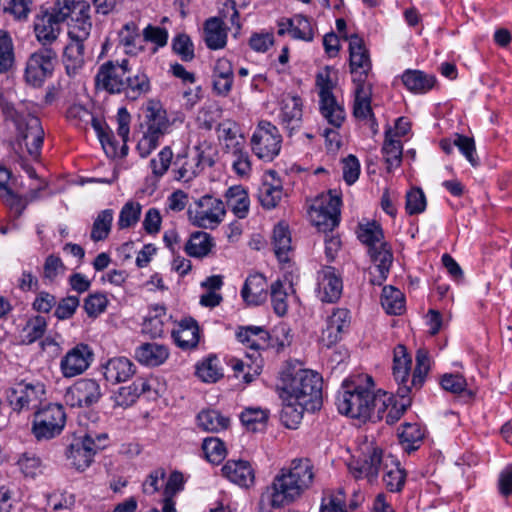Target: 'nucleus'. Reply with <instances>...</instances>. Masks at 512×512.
Returning a JSON list of instances; mask_svg holds the SVG:
<instances>
[{"instance_id":"nucleus-10","label":"nucleus","mask_w":512,"mask_h":512,"mask_svg":"<svg viewBox=\"0 0 512 512\" xmlns=\"http://www.w3.org/2000/svg\"><path fill=\"white\" fill-rule=\"evenodd\" d=\"M129 60L104 62L95 75V87L110 94H119L124 91V78L129 73Z\"/></svg>"},{"instance_id":"nucleus-27","label":"nucleus","mask_w":512,"mask_h":512,"mask_svg":"<svg viewBox=\"0 0 512 512\" xmlns=\"http://www.w3.org/2000/svg\"><path fill=\"white\" fill-rule=\"evenodd\" d=\"M167 346L156 342H146L139 345L134 352L135 359L147 367H158L169 357Z\"/></svg>"},{"instance_id":"nucleus-41","label":"nucleus","mask_w":512,"mask_h":512,"mask_svg":"<svg viewBox=\"0 0 512 512\" xmlns=\"http://www.w3.org/2000/svg\"><path fill=\"white\" fill-rule=\"evenodd\" d=\"M227 206L236 217L244 219L249 212L250 200L247 191L241 185L230 187L225 193Z\"/></svg>"},{"instance_id":"nucleus-35","label":"nucleus","mask_w":512,"mask_h":512,"mask_svg":"<svg viewBox=\"0 0 512 512\" xmlns=\"http://www.w3.org/2000/svg\"><path fill=\"white\" fill-rule=\"evenodd\" d=\"M382 456L383 453L381 449L373 448L368 455H365L362 461L351 464L349 466L350 470L355 478L367 477L369 480H372L378 476Z\"/></svg>"},{"instance_id":"nucleus-44","label":"nucleus","mask_w":512,"mask_h":512,"mask_svg":"<svg viewBox=\"0 0 512 512\" xmlns=\"http://www.w3.org/2000/svg\"><path fill=\"white\" fill-rule=\"evenodd\" d=\"M66 117L78 128H86L89 124L92 128H102L103 125L101 117L94 115L80 104L71 105L66 112Z\"/></svg>"},{"instance_id":"nucleus-1","label":"nucleus","mask_w":512,"mask_h":512,"mask_svg":"<svg viewBox=\"0 0 512 512\" xmlns=\"http://www.w3.org/2000/svg\"><path fill=\"white\" fill-rule=\"evenodd\" d=\"M375 391V383L368 374H357L346 378L336 396V406L340 414L356 419L361 423L381 421L385 402Z\"/></svg>"},{"instance_id":"nucleus-9","label":"nucleus","mask_w":512,"mask_h":512,"mask_svg":"<svg viewBox=\"0 0 512 512\" xmlns=\"http://www.w3.org/2000/svg\"><path fill=\"white\" fill-rule=\"evenodd\" d=\"M45 397V386L39 381L27 382L21 380L11 387L8 401L13 411L38 410Z\"/></svg>"},{"instance_id":"nucleus-39","label":"nucleus","mask_w":512,"mask_h":512,"mask_svg":"<svg viewBox=\"0 0 512 512\" xmlns=\"http://www.w3.org/2000/svg\"><path fill=\"white\" fill-rule=\"evenodd\" d=\"M64 49L63 63L69 76L76 75L84 66V42L69 39Z\"/></svg>"},{"instance_id":"nucleus-40","label":"nucleus","mask_w":512,"mask_h":512,"mask_svg":"<svg viewBox=\"0 0 512 512\" xmlns=\"http://www.w3.org/2000/svg\"><path fill=\"white\" fill-rule=\"evenodd\" d=\"M170 318L171 317L167 315L165 307L155 306L150 309L148 315L145 317L142 332L149 335L151 338L162 337L165 324Z\"/></svg>"},{"instance_id":"nucleus-16","label":"nucleus","mask_w":512,"mask_h":512,"mask_svg":"<svg viewBox=\"0 0 512 512\" xmlns=\"http://www.w3.org/2000/svg\"><path fill=\"white\" fill-rule=\"evenodd\" d=\"M199 210L195 212L193 224L201 228H214L224 218L226 214L225 206L222 200L205 195L197 202Z\"/></svg>"},{"instance_id":"nucleus-21","label":"nucleus","mask_w":512,"mask_h":512,"mask_svg":"<svg viewBox=\"0 0 512 512\" xmlns=\"http://www.w3.org/2000/svg\"><path fill=\"white\" fill-rule=\"evenodd\" d=\"M71 405L77 407H90L102 397L99 383L94 379H80L68 391Z\"/></svg>"},{"instance_id":"nucleus-59","label":"nucleus","mask_w":512,"mask_h":512,"mask_svg":"<svg viewBox=\"0 0 512 512\" xmlns=\"http://www.w3.org/2000/svg\"><path fill=\"white\" fill-rule=\"evenodd\" d=\"M202 449L207 460L214 464H219L226 456L225 444L217 437H208L204 439Z\"/></svg>"},{"instance_id":"nucleus-36","label":"nucleus","mask_w":512,"mask_h":512,"mask_svg":"<svg viewBox=\"0 0 512 512\" xmlns=\"http://www.w3.org/2000/svg\"><path fill=\"white\" fill-rule=\"evenodd\" d=\"M270 247L280 264L288 262V222L280 220L270 235Z\"/></svg>"},{"instance_id":"nucleus-19","label":"nucleus","mask_w":512,"mask_h":512,"mask_svg":"<svg viewBox=\"0 0 512 512\" xmlns=\"http://www.w3.org/2000/svg\"><path fill=\"white\" fill-rule=\"evenodd\" d=\"M283 183L275 170L264 173L262 182L258 187L257 198L265 209H274L283 196Z\"/></svg>"},{"instance_id":"nucleus-23","label":"nucleus","mask_w":512,"mask_h":512,"mask_svg":"<svg viewBox=\"0 0 512 512\" xmlns=\"http://www.w3.org/2000/svg\"><path fill=\"white\" fill-rule=\"evenodd\" d=\"M350 71L358 75L355 78H363L364 81L371 70V61L364 41L357 34L349 37Z\"/></svg>"},{"instance_id":"nucleus-38","label":"nucleus","mask_w":512,"mask_h":512,"mask_svg":"<svg viewBox=\"0 0 512 512\" xmlns=\"http://www.w3.org/2000/svg\"><path fill=\"white\" fill-rule=\"evenodd\" d=\"M143 113L147 128H165L166 126H175L177 125V121L182 123V120L176 117H174L173 120H170L159 101L149 100L143 108Z\"/></svg>"},{"instance_id":"nucleus-11","label":"nucleus","mask_w":512,"mask_h":512,"mask_svg":"<svg viewBox=\"0 0 512 512\" xmlns=\"http://www.w3.org/2000/svg\"><path fill=\"white\" fill-rule=\"evenodd\" d=\"M68 19L69 23L68 37L69 39L79 42H85L91 33L92 22L90 16V5L88 2L81 0H70Z\"/></svg>"},{"instance_id":"nucleus-61","label":"nucleus","mask_w":512,"mask_h":512,"mask_svg":"<svg viewBox=\"0 0 512 512\" xmlns=\"http://www.w3.org/2000/svg\"><path fill=\"white\" fill-rule=\"evenodd\" d=\"M270 296L274 312L278 316H284L288 310L287 293L280 279L271 284Z\"/></svg>"},{"instance_id":"nucleus-28","label":"nucleus","mask_w":512,"mask_h":512,"mask_svg":"<svg viewBox=\"0 0 512 512\" xmlns=\"http://www.w3.org/2000/svg\"><path fill=\"white\" fill-rule=\"evenodd\" d=\"M11 172L0 166V199L20 217L26 209L29 200L13 192L10 186Z\"/></svg>"},{"instance_id":"nucleus-30","label":"nucleus","mask_w":512,"mask_h":512,"mask_svg":"<svg viewBox=\"0 0 512 512\" xmlns=\"http://www.w3.org/2000/svg\"><path fill=\"white\" fill-rule=\"evenodd\" d=\"M172 337L178 347L188 350L195 348L200 339L198 323L192 317L182 319L178 328L172 330Z\"/></svg>"},{"instance_id":"nucleus-33","label":"nucleus","mask_w":512,"mask_h":512,"mask_svg":"<svg viewBox=\"0 0 512 512\" xmlns=\"http://www.w3.org/2000/svg\"><path fill=\"white\" fill-rule=\"evenodd\" d=\"M408 130H385V139L382 152L388 164V170L400 165L402 160L403 146L401 138L407 135Z\"/></svg>"},{"instance_id":"nucleus-17","label":"nucleus","mask_w":512,"mask_h":512,"mask_svg":"<svg viewBox=\"0 0 512 512\" xmlns=\"http://www.w3.org/2000/svg\"><path fill=\"white\" fill-rule=\"evenodd\" d=\"M93 352L87 344H77L61 359L60 369L64 377L71 378L87 370L93 360Z\"/></svg>"},{"instance_id":"nucleus-51","label":"nucleus","mask_w":512,"mask_h":512,"mask_svg":"<svg viewBox=\"0 0 512 512\" xmlns=\"http://www.w3.org/2000/svg\"><path fill=\"white\" fill-rule=\"evenodd\" d=\"M150 90L149 78L144 73H137L131 75V71L125 75L124 78V91L126 96L132 100H136L141 95Z\"/></svg>"},{"instance_id":"nucleus-5","label":"nucleus","mask_w":512,"mask_h":512,"mask_svg":"<svg viewBox=\"0 0 512 512\" xmlns=\"http://www.w3.org/2000/svg\"><path fill=\"white\" fill-rule=\"evenodd\" d=\"M66 423V413L60 404H47L34 413L32 433L38 441L58 436Z\"/></svg>"},{"instance_id":"nucleus-64","label":"nucleus","mask_w":512,"mask_h":512,"mask_svg":"<svg viewBox=\"0 0 512 512\" xmlns=\"http://www.w3.org/2000/svg\"><path fill=\"white\" fill-rule=\"evenodd\" d=\"M319 512H347L344 490L340 488L336 493L323 498Z\"/></svg>"},{"instance_id":"nucleus-13","label":"nucleus","mask_w":512,"mask_h":512,"mask_svg":"<svg viewBox=\"0 0 512 512\" xmlns=\"http://www.w3.org/2000/svg\"><path fill=\"white\" fill-rule=\"evenodd\" d=\"M99 446L90 435L74 438L67 446L65 455L70 465L78 471H84L93 462Z\"/></svg>"},{"instance_id":"nucleus-15","label":"nucleus","mask_w":512,"mask_h":512,"mask_svg":"<svg viewBox=\"0 0 512 512\" xmlns=\"http://www.w3.org/2000/svg\"><path fill=\"white\" fill-rule=\"evenodd\" d=\"M411 392L407 386L397 388L396 395L381 391L379 393V396H381L379 402H385V408H382L381 420H385L388 425H393L399 421L411 405Z\"/></svg>"},{"instance_id":"nucleus-8","label":"nucleus","mask_w":512,"mask_h":512,"mask_svg":"<svg viewBox=\"0 0 512 512\" xmlns=\"http://www.w3.org/2000/svg\"><path fill=\"white\" fill-rule=\"evenodd\" d=\"M316 86L319 89V105L322 116L330 125L340 128L345 119V112L332 93L334 85L330 78L329 67L316 75Z\"/></svg>"},{"instance_id":"nucleus-12","label":"nucleus","mask_w":512,"mask_h":512,"mask_svg":"<svg viewBox=\"0 0 512 512\" xmlns=\"http://www.w3.org/2000/svg\"><path fill=\"white\" fill-rule=\"evenodd\" d=\"M288 502V475L281 470L273 482L266 487L261 493L258 511L257 512H271V510L281 509Z\"/></svg>"},{"instance_id":"nucleus-22","label":"nucleus","mask_w":512,"mask_h":512,"mask_svg":"<svg viewBox=\"0 0 512 512\" xmlns=\"http://www.w3.org/2000/svg\"><path fill=\"white\" fill-rule=\"evenodd\" d=\"M236 337L239 342L252 351L246 354L249 360L262 362L259 351L268 345L269 334L267 331L259 326L239 327Z\"/></svg>"},{"instance_id":"nucleus-49","label":"nucleus","mask_w":512,"mask_h":512,"mask_svg":"<svg viewBox=\"0 0 512 512\" xmlns=\"http://www.w3.org/2000/svg\"><path fill=\"white\" fill-rule=\"evenodd\" d=\"M357 237L368 249L384 242L383 229L380 223L375 220L368 221L367 223H359Z\"/></svg>"},{"instance_id":"nucleus-47","label":"nucleus","mask_w":512,"mask_h":512,"mask_svg":"<svg viewBox=\"0 0 512 512\" xmlns=\"http://www.w3.org/2000/svg\"><path fill=\"white\" fill-rule=\"evenodd\" d=\"M47 330V321L43 316L36 315L29 318L20 332L22 344L30 345L41 339Z\"/></svg>"},{"instance_id":"nucleus-4","label":"nucleus","mask_w":512,"mask_h":512,"mask_svg":"<svg viewBox=\"0 0 512 512\" xmlns=\"http://www.w3.org/2000/svg\"><path fill=\"white\" fill-rule=\"evenodd\" d=\"M70 0H55L51 7L40 6L33 21V31L42 47H51L68 19Z\"/></svg>"},{"instance_id":"nucleus-46","label":"nucleus","mask_w":512,"mask_h":512,"mask_svg":"<svg viewBox=\"0 0 512 512\" xmlns=\"http://www.w3.org/2000/svg\"><path fill=\"white\" fill-rule=\"evenodd\" d=\"M381 305L387 314L400 315L405 309L404 294L393 286H384L381 294Z\"/></svg>"},{"instance_id":"nucleus-54","label":"nucleus","mask_w":512,"mask_h":512,"mask_svg":"<svg viewBox=\"0 0 512 512\" xmlns=\"http://www.w3.org/2000/svg\"><path fill=\"white\" fill-rule=\"evenodd\" d=\"M239 418L248 431L256 432L265 426L268 420V412L260 407H246Z\"/></svg>"},{"instance_id":"nucleus-25","label":"nucleus","mask_w":512,"mask_h":512,"mask_svg":"<svg viewBox=\"0 0 512 512\" xmlns=\"http://www.w3.org/2000/svg\"><path fill=\"white\" fill-rule=\"evenodd\" d=\"M357 83L355 90V100L353 107V114L357 119L367 120L364 125L375 126L378 125L371 109V87L364 83L363 78H354Z\"/></svg>"},{"instance_id":"nucleus-63","label":"nucleus","mask_w":512,"mask_h":512,"mask_svg":"<svg viewBox=\"0 0 512 512\" xmlns=\"http://www.w3.org/2000/svg\"><path fill=\"white\" fill-rule=\"evenodd\" d=\"M383 482L389 492L397 493L402 491L406 482L405 470L399 464L394 465L383 475Z\"/></svg>"},{"instance_id":"nucleus-26","label":"nucleus","mask_w":512,"mask_h":512,"mask_svg":"<svg viewBox=\"0 0 512 512\" xmlns=\"http://www.w3.org/2000/svg\"><path fill=\"white\" fill-rule=\"evenodd\" d=\"M221 471L225 478L240 487L249 488L254 484V470L248 461L229 460Z\"/></svg>"},{"instance_id":"nucleus-52","label":"nucleus","mask_w":512,"mask_h":512,"mask_svg":"<svg viewBox=\"0 0 512 512\" xmlns=\"http://www.w3.org/2000/svg\"><path fill=\"white\" fill-rule=\"evenodd\" d=\"M403 449L407 452L417 450L423 440L424 434L416 423H405L398 434Z\"/></svg>"},{"instance_id":"nucleus-50","label":"nucleus","mask_w":512,"mask_h":512,"mask_svg":"<svg viewBox=\"0 0 512 512\" xmlns=\"http://www.w3.org/2000/svg\"><path fill=\"white\" fill-rule=\"evenodd\" d=\"M403 84L413 92L425 93L435 84V77L418 70H408L402 75Z\"/></svg>"},{"instance_id":"nucleus-58","label":"nucleus","mask_w":512,"mask_h":512,"mask_svg":"<svg viewBox=\"0 0 512 512\" xmlns=\"http://www.w3.org/2000/svg\"><path fill=\"white\" fill-rule=\"evenodd\" d=\"M32 0H0L3 11L10 13L18 21H26L31 12Z\"/></svg>"},{"instance_id":"nucleus-62","label":"nucleus","mask_w":512,"mask_h":512,"mask_svg":"<svg viewBox=\"0 0 512 512\" xmlns=\"http://www.w3.org/2000/svg\"><path fill=\"white\" fill-rule=\"evenodd\" d=\"M142 206L138 202L128 201L119 214L118 226L126 229L134 226L140 219Z\"/></svg>"},{"instance_id":"nucleus-18","label":"nucleus","mask_w":512,"mask_h":512,"mask_svg":"<svg viewBox=\"0 0 512 512\" xmlns=\"http://www.w3.org/2000/svg\"><path fill=\"white\" fill-rule=\"evenodd\" d=\"M281 142L278 130H257L251 138V147L259 159L271 161L279 154Z\"/></svg>"},{"instance_id":"nucleus-7","label":"nucleus","mask_w":512,"mask_h":512,"mask_svg":"<svg viewBox=\"0 0 512 512\" xmlns=\"http://www.w3.org/2000/svg\"><path fill=\"white\" fill-rule=\"evenodd\" d=\"M57 62V52L52 47H41L27 59L24 71L25 82L34 87H41L53 74Z\"/></svg>"},{"instance_id":"nucleus-42","label":"nucleus","mask_w":512,"mask_h":512,"mask_svg":"<svg viewBox=\"0 0 512 512\" xmlns=\"http://www.w3.org/2000/svg\"><path fill=\"white\" fill-rule=\"evenodd\" d=\"M150 390L149 383L140 378L128 386L120 387L114 396V402L120 407H129L136 402L139 396Z\"/></svg>"},{"instance_id":"nucleus-31","label":"nucleus","mask_w":512,"mask_h":512,"mask_svg":"<svg viewBox=\"0 0 512 512\" xmlns=\"http://www.w3.org/2000/svg\"><path fill=\"white\" fill-rule=\"evenodd\" d=\"M106 381L117 384L127 381L135 374V365L126 357H114L102 366Z\"/></svg>"},{"instance_id":"nucleus-60","label":"nucleus","mask_w":512,"mask_h":512,"mask_svg":"<svg viewBox=\"0 0 512 512\" xmlns=\"http://www.w3.org/2000/svg\"><path fill=\"white\" fill-rule=\"evenodd\" d=\"M290 34L295 39L307 42L312 41L314 37L310 21L302 15L290 19Z\"/></svg>"},{"instance_id":"nucleus-43","label":"nucleus","mask_w":512,"mask_h":512,"mask_svg":"<svg viewBox=\"0 0 512 512\" xmlns=\"http://www.w3.org/2000/svg\"><path fill=\"white\" fill-rule=\"evenodd\" d=\"M213 246L214 242L210 234L204 231H196L190 235L184 250L191 257L203 258L210 253Z\"/></svg>"},{"instance_id":"nucleus-24","label":"nucleus","mask_w":512,"mask_h":512,"mask_svg":"<svg viewBox=\"0 0 512 512\" xmlns=\"http://www.w3.org/2000/svg\"><path fill=\"white\" fill-rule=\"evenodd\" d=\"M105 154L109 158L125 157L128 154L129 130H96Z\"/></svg>"},{"instance_id":"nucleus-55","label":"nucleus","mask_w":512,"mask_h":512,"mask_svg":"<svg viewBox=\"0 0 512 512\" xmlns=\"http://www.w3.org/2000/svg\"><path fill=\"white\" fill-rule=\"evenodd\" d=\"M112 221L113 211L111 209L101 211L93 223L91 239L95 242L106 239L110 233Z\"/></svg>"},{"instance_id":"nucleus-29","label":"nucleus","mask_w":512,"mask_h":512,"mask_svg":"<svg viewBox=\"0 0 512 512\" xmlns=\"http://www.w3.org/2000/svg\"><path fill=\"white\" fill-rule=\"evenodd\" d=\"M368 253L371 260L376 264V270L378 271V276L370 281L373 285L380 286L387 279L393 262L391 247L387 242H381V244L368 249Z\"/></svg>"},{"instance_id":"nucleus-48","label":"nucleus","mask_w":512,"mask_h":512,"mask_svg":"<svg viewBox=\"0 0 512 512\" xmlns=\"http://www.w3.org/2000/svg\"><path fill=\"white\" fill-rule=\"evenodd\" d=\"M15 66V49L10 33L0 29V74L13 70Z\"/></svg>"},{"instance_id":"nucleus-3","label":"nucleus","mask_w":512,"mask_h":512,"mask_svg":"<svg viewBox=\"0 0 512 512\" xmlns=\"http://www.w3.org/2000/svg\"><path fill=\"white\" fill-rule=\"evenodd\" d=\"M415 368L410 377L412 360L404 345L398 344L394 348L392 374L398 384V388L407 386L410 391L422 388L425 379L431 369L429 352L425 349H418L415 356Z\"/></svg>"},{"instance_id":"nucleus-56","label":"nucleus","mask_w":512,"mask_h":512,"mask_svg":"<svg viewBox=\"0 0 512 512\" xmlns=\"http://www.w3.org/2000/svg\"><path fill=\"white\" fill-rule=\"evenodd\" d=\"M172 51L184 62H191L195 58V48L190 36L179 33L171 43Z\"/></svg>"},{"instance_id":"nucleus-14","label":"nucleus","mask_w":512,"mask_h":512,"mask_svg":"<svg viewBox=\"0 0 512 512\" xmlns=\"http://www.w3.org/2000/svg\"><path fill=\"white\" fill-rule=\"evenodd\" d=\"M314 480V467L308 458L294 459L290 463V502L300 498Z\"/></svg>"},{"instance_id":"nucleus-45","label":"nucleus","mask_w":512,"mask_h":512,"mask_svg":"<svg viewBox=\"0 0 512 512\" xmlns=\"http://www.w3.org/2000/svg\"><path fill=\"white\" fill-rule=\"evenodd\" d=\"M197 421L199 427L207 432H219L227 429L230 425L229 417L213 409L201 411L197 416Z\"/></svg>"},{"instance_id":"nucleus-32","label":"nucleus","mask_w":512,"mask_h":512,"mask_svg":"<svg viewBox=\"0 0 512 512\" xmlns=\"http://www.w3.org/2000/svg\"><path fill=\"white\" fill-rule=\"evenodd\" d=\"M234 73L232 63L225 58H220L216 61L213 74V90L219 96H227L233 85Z\"/></svg>"},{"instance_id":"nucleus-2","label":"nucleus","mask_w":512,"mask_h":512,"mask_svg":"<svg viewBox=\"0 0 512 512\" xmlns=\"http://www.w3.org/2000/svg\"><path fill=\"white\" fill-rule=\"evenodd\" d=\"M322 384V377L309 369L290 374V430L299 428L305 413L320 410Z\"/></svg>"},{"instance_id":"nucleus-20","label":"nucleus","mask_w":512,"mask_h":512,"mask_svg":"<svg viewBox=\"0 0 512 512\" xmlns=\"http://www.w3.org/2000/svg\"><path fill=\"white\" fill-rule=\"evenodd\" d=\"M318 297L322 302L335 303L342 295L343 282L336 269L324 266L318 272Z\"/></svg>"},{"instance_id":"nucleus-6","label":"nucleus","mask_w":512,"mask_h":512,"mask_svg":"<svg viewBox=\"0 0 512 512\" xmlns=\"http://www.w3.org/2000/svg\"><path fill=\"white\" fill-rule=\"evenodd\" d=\"M341 197L334 190L321 195L311 206L310 217L313 224L321 232H332L340 223Z\"/></svg>"},{"instance_id":"nucleus-37","label":"nucleus","mask_w":512,"mask_h":512,"mask_svg":"<svg viewBox=\"0 0 512 512\" xmlns=\"http://www.w3.org/2000/svg\"><path fill=\"white\" fill-rule=\"evenodd\" d=\"M203 39L211 50L222 49L227 43V32L223 22L217 17L209 18L204 23Z\"/></svg>"},{"instance_id":"nucleus-53","label":"nucleus","mask_w":512,"mask_h":512,"mask_svg":"<svg viewBox=\"0 0 512 512\" xmlns=\"http://www.w3.org/2000/svg\"><path fill=\"white\" fill-rule=\"evenodd\" d=\"M220 144L225 153L233 156L247 152L246 138L239 130H223V134L218 136Z\"/></svg>"},{"instance_id":"nucleus-34","label":"nucleus","mask_w":512,"mask_h":512,"mask_svg":"<svg viewBox=\"0 0 512 512\" xmlns=\"http://www.w3.org/2000/svg\"><path fill=\"white\" fill-rule=\"evenodd\" d=\"M268 285L261 273L249 275L241 290V295L248 304L259 305L266 301Z\"/></svg>"},{"instance_id":"nucleus-57","label":"nucleus","mask_w":512,"mask_h":512,"mask_svg":"<svg viewBox=\"0 0 512 512\" xmlns=\"http://www.w3.org/2000/svg\"><path fill=\"white\" fill-rule=\"evenodd\" d=\"M441 387L450 393L461 394L467 392L469 397H473L472 391H467V381L459 373H445L439 379Z\"/></svg>"}]
</instances>
